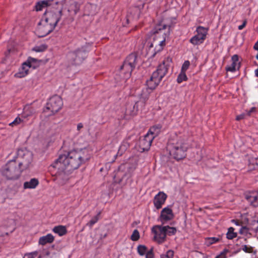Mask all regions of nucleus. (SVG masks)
<instances>
[{
    "label": "nucleus",
    "instance_id": "f257e3e1",
    "mask_svg": "<svg viewBox=\"0 0 258 258\" xmlns=\"http://www.w3.org/2000/svg\"><path fill=\"white\" fill-rule=\"evenodd\" d=\"M89 158L87 150H73L60 155L51 166L57 170V179L64 183L69 179V175L71 172L78 168Z\"/></svg>",
    "mask_w": 258,
    "mask_h": 258
},
{
    "label": "nucleus",
    "instance_id": "f03ea898",
    "mask_svg": "<svg viewBox=\"0 0 258 258\" xmlns=\"http://www.w3.org/2000/svg\"><path fill=\"white\" fill-rule=\"evenodd\" d=\"M62 3L58 0H44L38 2L35 6L36 10L40 11L43 8L48 7L44 17L38 23L36 33L39 37H43L51 32L60 20L62 10Z\"/></svg>",
    "mask_w": 258,
    "mask_h": 258
},
{
    "label": "nucleus",
    "instance_id": "7ed1b4c3",
    "mask_svg": "<svg viewBox=\"0 0 258 258\" xmlns=\"http://www.w3.org/2000/svg\"><path fill=\"white\" fill-rule=\"evenodd\" d=\"M167 26L160 24L155 28L153 35L146 42V46L147 54L151 57H154L156 54L163 49L165 44ZM169 30V28L168 29Z\"/></svg>",
    "mask_w": 258,
    "mask_h": 258
},
{
    "label": "nucleus",
    "instance_id": "20e7f679",
    "mask_svg": "<svg viewBox=\"0 0 258 258\" xmlns=\"http://www.w3.org/2000/svg\"><path fill=\"white\" fill-rule=\"evenodd\" d=\"M167 149L173 158L179 161L186 157L188 146L182 137L175 135L169 140Z\"/></svg>",
    "mask_w": 258,
    "mask_h": 258
},
{
    "label": "nucleus",
    "instance_id": "39448f33",
    "mask_svg": "<svg viewBox=\"0 0 258 258\" xmlns=\"http://www.w3.org/2000/svg\"><path fill=\"white\" fill-rule=\"evenodd\" d=\"M172 59L167 57L163 61L162 63L159 65L157 70L153 73L150 78L146 81L148 88L153 90L157 87L166 74L168 67Z\"/></svg>",
    "mask_w": 258,
    "mask_h": 258
},
{
    "label": "nucleus",
    "instance_id": "423d86ee",
    "mask_svg": "<svg viewBox=\"0 0 258 258\" xmlns=\"http://www.w3.org/2000/svg\"><path fill=\"white\" fill-rule=\"evenodd\" d=\"M23 171L19 166L16 160L8 162L2 169V174L8 179L16 180L18 179Z\"/></svg>",
    "mask_w": 258,
    "mask_h": 258
},
{
    "label": "nucleus",
    "instance_id": "0eeeda50",
    "mask_svg": "<svg viewBox=\"0 0 258 258\" xmlns=\"http://www.w3.org/2000/svg\"><path fill=\"white\" fill-rule=\"evenodd\" d=\"M136 63L137 56L135 54L132 53L126 57L120 69V75L123 80L125 81L130 77Z\"/></svg>",
    "mask_w": 258,
    "mask_h": 258
},
{
    "label": "nucleus",
    "instance_id": "6e6552de",
    "mask_svg": "<svg viewBox=\"0 0 258 258\" xmlns=\"http://www.w3.org/2000/svg\"><path fill=\"white\" fill-rule=\"evenodd\" d=\"M136 63L137 56L135 54L132 53L126 57L120 69V75L123 80L125 81L130 77Z\"/></svg>",
    "mask_w": 258,
    "mask_h": 258
},
{
    "label": "nucleus",
    "instance_id": "1a4fd4ad",
    "mask_svg": "<svg viewBox=\"0 0 258 258\" xmlns=\"http://www.w3.org/2000/svg\"><path fill=\"white\" fill-rule=\"evenodd\" d=\"M89 50L86 45L83 46L68 55V59L73 64H80L87 57Z\"/></svg>",
    "mask_w": 258,
    "mask_h": 258
},
{
    "label": "nucleus",
    "instance_id": "9d476101",
    "mask_svg": "<svg viewBox=\"0 0 258 258\" xmlns=\"http://www.w3.org/2000/svg\"><path fill=\"white\" fill-rule=\"evenodd\" d=\"M20 167L24 170L30 167L32 161V153L26 150H19L16 160Z\"/></svg>",
    "mask_w": 258,
    "mask_h": 258
},
{
    "label": "nucleus",
    "instance_id": "9b49d317",
    "mask_svg": "<svg viewBox=\"0 0 258 258\" xmlns=\"http://www.w3.org/2000/svg\"><path fill=\"white\" fill-rule=\"evenodd\" d=\"M38 66L37 60L32 57H29L26 62H24L19 72L15 74V76L17 78H21L25 77L28 74L30 68L35 69Z\"/></svg>",
    "mask_w": 258,
    "mask_h": 258
},
{
    "label": "nucleus",
    "instance_id": "f8f14e48",
    "mask_svg": "<svg viewBox=\"0 0 258 258\" xmlns=\"http://www.w3.org/2000/svg\"><path fill=\"white\" fill-rule=\"evenodd\" d=\"M62 105V99L59 96L57 95L52 96L47 102L44 111L46 112L47 110H49L52 114H54L61 108Z\"/></svg>",
    "mask_w": 258,
    "mask_h": 258
},
{
    "label": "nucleus",
    "instance_id": "ddd939ff",
    "mask_svg": "<svg viewBox=\"0 0 258 258\" xmlns=\"http://www.w3.org/2000/svg\"><path fill=\"white\" fill-rule=\"evenodd\" d=\"M165 228L160 225L155 226L152 228V232L154 234V240L158 243L161 244L166 241V234Z\"/></svg>",
    "mask_w": 258,
    "mask_h": 258
},
{
    "label": "nucleus",
    "instance_id": "4468645a",
    "mask_svg": "<svg viewBox=\"0 0 258 258\" xmlns=\"http://www.w3.org/2000/svg\"><path fill=\"white\" fill-rule=\"evenodd\" d=\"M21 114L26 122L32 117V119L30 123V124H32L37 116V111L34 107L30 105H26Z\"/></svg>",
    "mask_w": 258,
    "mask_h": 258
},
{
    "label": "nucleus",
    "instance_id": "2eb2a0df",
    "mask_svg": "<svg viewBox=\"0 0 258 258\" xmlns=\"http://www.w3.org/2000/svg\"><path fill=\"white\" fill-rule=\"evenodd\" d=\"M153 137L149 134H146L143 139L140 140L139 150L141 152L148 151L151 146Z\"/></svg>",
    "mask_w": 258,
    "mask_h": 258
},
{
    "label": "nucleus",
    "instance_id": "dca6fc26",
    "mask_svg": "<svg viewBox=\"0 0 258 258\" xmlns=\"http://www.w3.org/2000/svg\"><path fill=\"white\" fill-rule=\"evenodd\" d=\"M174 216V214L172 209L167 207L162 210L159 219L162 223L164 224L168 221L173 219Z\"/></svg>",
    "mask_w": 258,
    "mask_h": 258
},
{
    "label": "nucleus",
    "instance_id": "f3484780",
    "mask_svg": "<svg viewBox=\"0 0 258 258\" xmlns=\"http://www.w3.org/2000/svg\"><path fill=\"white\" fill-rule=\"evenodd\" d=\"M167 197V195L164 192L160 191L155 196L154 199L153 203L155 207L157 209L161 208L163 205L164 204Z\"/></svg>",
    "mask_w": 258,
    "mask_h": 258
},
{
    "label": "nucleus",
    "instance_id": "a211bd4d",
    "mask_svg": "<svg viewBox=\"0 0 258 258\" xmlns=\"http://www.w3.org/2000/svg\"><path fill=\"white\" fill-rule=\"evenodd\" d=\"M232 63L226 68L227 71L233 72L240 68V62H239L238 56L235 54L231 58Z\"/></svg>",
    "mask_w": 258,
    "mask_h": 258
},
{
    "label": "nucleus",
    "instance_id": "6ab92c4d",
    "mask_svg": "<svg viewBox=\"0 0 258 258\" xmlns=\"http://www.w3.org/2000/svg\"><path fill=\"white\" fill-rule=\"evenodd\" d=\"M97 6L96 5L89 4L85 6V13L86 15L93 16L97 14Z\"/></svg>",
    "mask_w": 258,
    "mask_h": 258
},
{
    "label": "nucleus",
    "instance_id": "aec40b11",
    "mask_svg": "<svg viewBox=\"0 0 258 258\" xmlns=\"http://www.w3.org/2000/svg\"><path fill=\"white\" fill-rule=\"evenodd\" d=\"M39 184V181L37 178H31L29 181H26L23 184L24 189H34Z\"/></svg>",
    "mask_w": 258,
    "mask_h": 258
},
{
    "label": "nucleus",
    "instance_id": "412c9836",
    "mask_svg": "<svg viewBox=\"0 0 258 258\" xmlns=\"http://www.w3.org/2000/svg\"><path fill=\"white\" fill-rule=\"evenodd\" d=\"M208 31V28H205L203 26H198L196 29V35H197L201 39L204 41L206 38Z\"/></svg>",
    "mask_w": 258,
    "mask_h": 258
},
{
    "label": "nucleus",
    "instance_id": "4be33fe9",
    "mask_svg": "<svg viewBox=\"0 0 258 258\" xmlns=\"http://www.w3.org/2000/svg\"><path fill=\"white\" fill-rule=\"evenodd\" d=\"M54 240V236L51 234H48L45 236L40 237L38 243L40 245H44L47 243L53 242Z\"/></svg>",
    "mask_w": 258,
    "mask_h": 258
},
{
    "label": "nucleus",
    "instance_id": "5701e85b",
    "mask_svg": "<svg viewBox=\"0 0 258 258\" xmlns=\"http://www.w3.org/2000/svg\"><path fill=\"white\" fill-rule=\"evenodd\" d=\"M26 123L25 119L22 117V115H19L13 121L9 123V125L12 127L19 125H24Z\"/></svg>",
    "mask_w": 258,
    "mask_h": 258
},
{
    "label": "nucleus",
    "instance_id": "b1692460",
    "mask_svg": "<svg viewBox=\"0 0 258 258\" xmlns=\"http://www.w3.org/2000/svg\"><path fill=\"white\" fill-rule=\"evenodd\" d=\"M257 197L258 194L256 192H250L246 196V198L247 201L250 202L253 206H257Z\"/></svg>",
    "mask_w": 258,
    "mask_h": 258
},
{
    "label": "nucleus",
    "instance_id": "393cba45",
    "mask_svg": "<svg viewBox=\"0 0 258 258\" xmlns=\"http://www.w3.org/2000/svg\"><path fill=\"white\" fill-rule=\"evenodd\" d=\"M52 231L57 234L59 236H62L67 233V228L65 226L58 225L53 227Z\"/></svg>",
    "mask_w": 258,
    "mask_h": 258
},
{
    "label": "nucleus",
    "instance_id": "a878e982",
    "mask_svg": "<svg viewBox=\"0 0 258 258\" xmlns=\"http://www.w3.org/2000/svg\"><path fill=\"white\" fill-rule=\"evenodd\" d=\"M130 147V143L127 140H124L122 142L118 150L117 156H121Z\"/></svg>",
    "mask_w": 258,
    "mask_h": 258
},
{
    "label": "nucleus",
    "instance_id": "bb28decb",
    "mask_svg": "<svg viewBox=\"0 0 258 258\" xmlns=\"http://www.w3.org/2000/svg\"><path fill=\"white\" fill-rule=\"evenodd\" d=\"M152 91V90L148 87L143 89L142 92L140 95L141 100L144 102H145L147 100H148Z\"/></svg>",
    "mask_w": 258,
    "mask_h": 258
},
{
    "label": "nucleus",
    "instance_id": "cd10ccee",
    "mask_svg": "<svg viewBox=\"0 0 258 258\" xmlns=\"http://www.w3.org/2000/svg\"><path fill=\"white\" fill-rule=\"evenodd\" d=\"M161 126L160 125H155L151 127L147 134H149L153 137V139L157 136L161 131Z\"/></svg>",
    "mask_w": 258,
    "mask_h": 258
},
{
    "label": "nucleus",
    "instance_id": "c85d7f7f",
    "mask_svg": "<svg viewBox=\"0 0 258 258\" xmlns=\"http://www.w3.org/2000/svg\"><path fill=\"white\" fill-rule=\"evenodd\" d=\"M189 42L194 45H198L204 42V41L196 35L190 39Z\"/></svg>",
    "mask_w": 258,
    "mask_h": 258
},
{
    "label": "nucleus",
    "instance_id": "c756f323",
    "mask_svg": "<svg viewBox=\"0 0 258 258\" xmlns=\"http://www.w3.org/2000/svg\"><path fill=\"white\" fill-rule=\"evenodd\" d=\"M163 227H165V231L166 232V234L168 235H173L175 234L177 230L176 228L173 227H170L169 226H164Z\"/></svg>",
    "mask_w": 258,
    "mask_h": 258
},
{
    "label": "nucleus",
    "instance_id": "7c9ffc66",
    "mask_svg": "<svg viewBox=\"0 0 258 258\" xmlns=\"http://www.w3.org/2000/svg\"><path fill=\"white\" fill-rule=\"evenodd\" d=\"M234 229L233 227H230L228 229L227 233V238L229 239H232L237 236V233L234 232Z\"/></svg>",
    "mask_w": 258,
    "mask_h": 258
},
{
    "label": "nucleus",
    "instance_id": "2f4dec72",
    "mask_svg": "<svg viewBox=\"0 0 258 258\" xmlns=\"http://www.w3.org/2000/svg\"><path fill=\"white\" fill-rule=\"evenodd\" d=\"M187 79V76L185 74V72H182V71L180 72V74L178 76L177 79V82L178 83H181L183 81H186Z\"/></svg>",
    "mask_w": 258,
    "mask_h": 258
},
{
    "label": "nucleus",
    "instance_id": "473e14b6",
    "mask_svg": "<svg viewBox=\"0 0 258 258\" xmlns=\"http://www.w3.org/2000/svg\"><path fill=\"white\" fill-rule=\"evenodd\" d=\"M100 213V212H99L96 216L92 218V219L87 224V225L91 228L93 225L98 221Z\"/></svg>",
    "mask_w": 258,
    "mask_h": 258
},
{
    "label": "nucleus",
    "instance_id": "72a5a7b5",
    "mask_svg": "<svg viewBox=\"0 0 258 258\" xmlns=\"http://www.w3.org/2000/svg\"><path fill=\"white\" fill-rule=\"evenodd\" d=\"M220 239L217 237H208L206 239V242L208 245H211L219 241Z\"/></svg>",
    "mask_w": 258,
    "mask_h": 258
},
{
    "label": "nucleus",
    "instance_id": "f704fd0d",
    "mask_svg": "<svg viewBox=\"0 0 258 258\" xmlns=\"http://www.w3.org/2000/svg\"><path fill=\"white\" fill-rule=\"evenodd\" d=\"M38 254V251H34L29 253H26L24 254L23 258H35Z\"/></svg>",
    "mask_w": 258,
    "mask_h": 258
},
{
    "label": "nucleus",
    "instance_id": "c9c22d12",
    "mask_svg": "<svg viewBox=\"0 0 258 258\" xmlns=\"http://www.w3.org/2000/svg\"><path fill=\"white\" fill-rule=\"evenodd\" d=\"M147 251V248L145 246L140 245L138 247V252L141 255H144Z\"/></svg>",
    "mask_w": 258,
    "mask_h": 258
},
{
    "label": "nucleus",
    "instance_id": "e433bc0d",
    "mask_svg": "<svg viewBox=\"0 0 258 258\" xmlns=\"http://www.w3.org/2000/svg\"><path fill=\"white\" fill-rule=\"evenodd\" d=\"M140 238V234L138 230L135 229L134 230L132 235H131V239L133 241H137Z\"/></svg>",
    "mask_w": 258,
    "mask_h": 258
},
{
    "label": "nucleus",
    "instance_id": "4c0bfd02",
    "mask_svg": "<svg viewBox=\"0 0 258 258\" xmlns=\"http://www.w3.org/2000/svg\"><path fill=\"white\" fill-rule=\"evenodd\" d=\"M174 252L172 250H169L165 254H162L160 256L161 258H173Z\"/></svg>",
    "mask_w": 258,
    "mask_h": 258
},
{
    "label": "nucleus",
    "instance_id": "58836bf2",
    "mask_svg": "<svg viewBox=\"0 0 258 258\" xmlns=\"http://www.w3.org/2000/svg\"><path fill=\"white\" fill-rule=\"evenodd\" d=\"M189 66L190 62L188 60H185L182 66L181 71H182V72H185L186 70L188 69Z\"/></svg>",
    "mask_w": 258,
    "mask_h": 258
},
{
    "label": "nucleus",
    "instance_id": "ea45409f",
    "mask_svg": "<svg viewBox=\"0 0 258 258\" xmlns=\"http://www.w3.org/2000/svg\"><path fill=\"white\" fill-rule=\"evenodd\" d=\"M228 252V250L227 249H224L221 253L217 255L215 258H227V254Z\"/></svg>",
    "mask_w": 258,
    "mask_h": 258
},
{
    "label": "nucleus",
    "instance_id": "a19ab883",
    "mask_svg": "<svg viewBox=\"0 0 258 258\" xmlns=\"http://www.w3.org/2000/svg\"><path fill=\"white\" fill-rule=\"evenodd\" d=\"M242 249L245 252L251 253L252 252V247L246 245H243Z\"/></svg>",
    "mask_w": 258,
    "mask_h": 258
},
{
    "label": "nucleus",
    "instance_id": "79ce46f5",
    "mask_svg": "<svg viewBox=\"0 0 258 258\" xmlns=\"http://www.w3.org/2000/svg\"><path fill=\"white\" fill-rule=\"evenodd\" d=\"M33 49L36 52H41L46 49V47L44 45H41L39 46H36L34 47Z\"/></svg>",
    "mask_w": 258,
    "mask_h": 258
},
{
    "label": "nucleus",
    "instance_id": "37998d69",
    "mask_svg": "<svg viewBox=\"0 0 258 258\" xmlns=\"http://www.w3.org/2000/svg\"><path fill=\"white\" fill-rule=\"evenodd\" d=\"M255 110H256V108L254 107H253L249 111H246L245 113L247 116H250L251 115V114L252 112H255Z\"/></svg>",
    "mask_w": 258,
    "mask_h": 258
},
{
    "label": "nucleus",
    "instance_id": "c03bdc74",
    "mask_svg": "<svg viewBox=\"0 0 258 258\" xmlns=\"http://www.w3.org/2000/svg\"><path fill=\"white\" fill-rule=\"evenodd\" d=\"M246 115V114H245V113H242L240 115H237L236 117V119L237 120H240L243 119Z\"/></svg>",
    "mask_w": 258,
    "mask_h": 258
},
{
    "label": "nucleus",
    "instance_id": "a18cd8bd",
    "mask_svg": "<svg viewBox=\"0 0 258 258\" xmlns=\"http://www.w3.org/2000/svg\"><path fill=\"white\" fill-rule=\"evenodd\" d=\"M248 231V229L245 226H243L239 230V232L241 233V234H243V233H247Z\"/></svg>",
    "mask_w": 258,
    "mask_h": 258
},
{
    "label": "nucleus",
    "instance_id": "49530a36",
    "mask_svg": "<svg viewBox=\"0 0 258 258\" xmlns=\"http://www.w3.org/2000/svg\"><path fill=\"white\" fill-rule=\"evenodd\" d=\"M84 127V125H83V124L81 122L80 123H79L78 124H77V130L78 132H80L81 129L83 128Z\"/></svg>",
    "mask_w": 258,
    "mask_h": 258
},
{
    "label": "nucleus",
    "instance_id": "de8ad7c7",
    "mask_svg": "<svg viewBox=\"0 0 258 258\" xmlns=\"http://www.w3.org/2000/svg\"><path fill=\"white\" fill-rule=\"evenodd\" d=\"M146 258H153V254L152 251H148L146 253Z\"/></svg>",
    "mask_w": 258,
    "mask_h": 258
},
{
    "label": "nucleus",
    "instance_id": "09e8293b",
    "mask_svg": "<svg viewBox=\"0 0 258 258\" xmlns=\"http://www.w3.org/2000/svg\"><path fill=\"white\" fill-rule=\"evenodd\" d=\"M246 24V21L245 20L243 21V24L242 25H239L238 26V29L240 30L243 29L245 27Z\"/></svg>",
    "mask_w": 258,
    "mask_h": 258
},
{
    "label": "nucleus",
    "instance_id": "8fccbe9b",
    "mask_svg": "<svg viewBox=\"0 0 258 258\" xmlns=\"http://www.w3.org/2000/svg\"><path fill=\"white\" fill-rule=\"evenodd\" d=\"M253 48L255 50H258V41L254 44Z\"/></svg>",
    "mask_w": 258,
    "mask_h": 258
},
{
    "label": "nucleus",
    "instance_id": "3c124183",
    "mask_svg": "<svg viewBox=\"0 0 258 258\" xmlns=\"http://www.w3.org/2000/svg\"><path fill=\"white\" fill-rule=\"evenodd\" d=\"M255 75L257 77H258V69H256L255 71Z\"/></svg>",
    "mask_w": 258,
    "mask_h": 258
},
{
    "label": "nucleus",
    "instance_id": "603ef678",
    "mask_svg": "<svg viewBox=\"0 0 258 258\" xmlns=\"http://www.w3.org/2000/svg\"><path fill=\"white\" fill-rule=\"evenodd\" d=\"M233 222H234L235 224H236L237 225H238V222L236 220H233Z\"/></svg>",
    "mask_w": 258,
    "mask_h": 258
},
{
    "label": "nucleus",
    "instance_id": "864d4df0",
    "mask_svg": "<svg viewBox=\"0 0 258 258\" xmlns=\"http://www.w3.org/2000/svg\"><path fill=\"white\" fill-rule=\"evenodd\" d=\"M38 258H42V256H41V255H40H40L38 256Z\"/></svg>",
    "mask_w": 258,
    "mask_h": 258
},
{
    "label": "nucleus",
    "instance_id": "5fc2aeb1",
    "mask_svg": "<svg viewBox=\"0 0 258 258\" xmlns=\"http://www.w3.org/2000/svg\"><path fill=\"white\" fill-rule=\"evenodd\" d=\"M256 58L258 60V53H257V54L256 56Z\"/></svg>",
    "mask_w": 258,
    "mask_h": 258
}]
</instances>
